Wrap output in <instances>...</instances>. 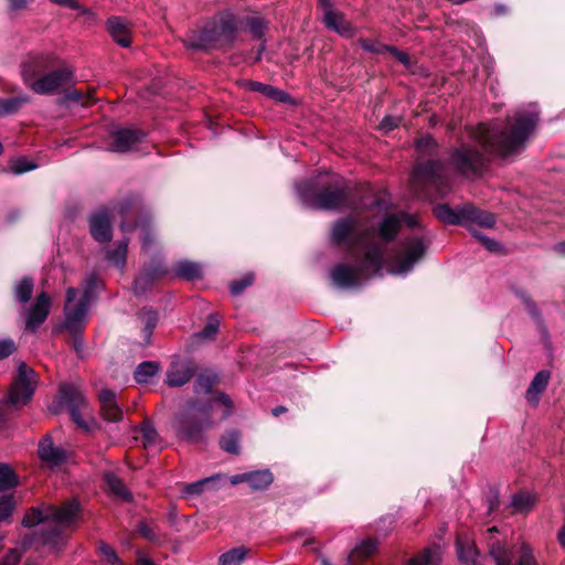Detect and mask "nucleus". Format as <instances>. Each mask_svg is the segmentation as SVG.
Masks as SVG:
<instances>
[{"instance_id": "obj_6", "label": "nucleus", "mask_w": 565, "mask_h": 565, "mask_svg": "<svg viewBox=\"0 0 565 565\" xmlns=\"http://www.w3.org/2000/svg\"><path fill=\"white\" fill-rule=\"evenodd\" d=\"M236 35L235 17L230 12H223L207 22L198 34L190 36L185 43L196 50L220 49L233 44Z\"/></svg>"}, {"instance_id": "obj_29", "label": "nucleus", "mask_w": 565, "mask_h": 565, "mask_svg": "<svg viewBox=\"0 0 565 565\" xmlns=\"http://www.w3.org/2000/svg\"><path fill=\"white\" fill-rule=\"evenodd\" d=\"M245 86L250 92H259L263 95L278 102H286L289 98L284 90L278 89L271 85L263 84L260 82L248 81Z\"/></svg>"}, {"instance_id": "obj_23", "label": "nucleus", "mask_w": 565, "mask_h": 565, "mask_svg": "<svg viewBox=\"0 0 565 565\" xmlns=\"http://www.w3.org/2000/svg\"><path fill=\"white\" fill-rule=\"evenodd\" d=\"M323 22L328 29L337 32L343 38H352L354 35L353 26L341 13L335 11L326 12L323 15Z\"/></svg>"}, {"instance_id": "obj_30", "label": "nucleus", "mask_w": 565, "mask_h": 565, "mask_svg": "<svg viewBox=\"0 0 565 565\" xmlns=\"http://www.w3.org/2000/svg\"><path fill=\"white\" fill-rule=\"evenodd\" d=\"M273 480V473L268 469L247 472V483L253 490H265Z\"/></svg>"}, {"instance_id": "obj_11", "label": "nucleus", "mask_w": 565, "mask_h": 565, "mask_svg": "<svg viewBox=\"0 0 565 565\" xmlns=\"http://www.w3.org/2000/svg\"><path fill=\"white\" fill-rule=\"evenodd\" d=\"M435 216L446 224H476L483 227H492L495 224L493 214L476 209L471 204H465L452 210L447 204H438L434 207Z\"/></svg>"}, {"instance_id": "obj_39", "label": "nucleus", "mask_w": 565, "mask_h": 565, "mask_svg": "<svg viewBox=\"0 0 565 565\" xmlns=\"http://www.w3.org/2000/svg\"><path fill=\"white\" fill-rule=\"evenodd\" d=\"M18 477L6 463H0V491L12 489L18 486Z\"/></svg>"}, {"instance_id": "obj_33", "label": "nucleus", "mask_w": 565, "mask_h": 565, "mask_svg": "<svg viewBox=\"0 0 565 565\" xmlns=\"http://www.w3.org/2000/svg\"><path fill=\"white\" fill-rule=\"evenodd\" d=\"M28 95H21L9 98H0V117L15 114L23 105L28 104Z\"/></svg>"}, {"instance_id": "obj_25", "label": "nucleus", "mask_w": 565, "mask_h": 565, "mask_svg": "<svg viewBox=\"0 0 565 565\" xmlns=\"http://www.w3.org/2000/svg\"><path fill=\"white\" fill-rule=\"evenodd\" d=\"M456 548L458 558L466 565H481L478 563V551L477 547L469 537L458 536L456 541Z\"/></svg>"}, {"instance_id": "obj_26", "label": "nucleus", "mask_w": 565, "mask_h": 565, "mask_svg": "<svg viewBox=\"0 0 565 565\" xmlns=\"http://www.w3.org/2000/svg\"><path fill=\"white\" fill-rule=\"evenodd\" d=\"M443 561V550L439 545L433 544L424 548L415 557L411 558L407 565H440Z\"/></svg>"}, {"instance_id": "obj_61", "label": "nucleus", "mask_w": 565, "mask_h": 565, "mask_svg": "<svg viewBox=\"0 0 565 565\" xmlns=\"http://www.w3.org/2000/svg\"><path fill=\"white\" fill-rule=\"evenodd\" d=\"M231 484L236 486L243 482L247 483V472L244 473H237L231 477L230 479Z\"/></svg>"}, {"instance_id": "obj_55", "label": "nucleus", "mask_w": 565, "mask_h": 565, "mask_svg": "<svg viewBox=\"0 0 565 565\" xmlns=\"http://www.w3.org/2000/svg\"><path fill=\"white\" fill-rule=\"evenodd\" d=\"M35 168H38V164H35L31 161H28L25 159H18V160L13 161V163L11 166V171L14 174H21V173L34 170Z\"/></svg>"}, {"instance_id": "obj_9", "label": "nucleus", "mask_w": 565, "mask_h": 565, "mask_svg": "<svg viewBox=\"0 0 565 565\" xmlns=\"http://www.w3.org/2000/svg\"><path fill=\"white\" fill-rule=\"evenodd\" d=\"M498 532V527L492 526L487 530L486 536L489 555L495 565H539L533 547L524 541L518 546V561L513 564V552L504 540L494 536V533Z\"/></svg>"}, {"instance_id": "obj_56", "label": "nucleus", "mask_w": 565, "mask_h": 565, "mask_svg": "<svg viewBox=\"0 0 565 565\" xmlns=\"http://www.w3.org/2000/svg\"><path fill=\"white\" fill-rule=\"evenodd\" d=\"M158 362H143V384H147L159 372Z\"/></svg>"}, {"instance_id": "obj_15", "label": "nucleus", "mask_w": 565, "mask_h": 565, "mask_svg": "<svg viewBox=\"0 0 565 565\" xmlns=\"http://www.w3.org/2000/svg\"><path fill=\"white\" fill-rule=\"evenodd\" d=\"M51 309V298L46 292H41L34 303L24 309L25 329L35 332L46 320Z\"/></svg>"}, {"instance_id": "obj_57", "label": "nucleus", "mask_w": 565, "mask_h": 565, "mask_svg": "<svg viewBox=\"0 0 565 565\" xmlns=\"http://www.w3.org/2000/svg\"><path fill=\"white\" fill-rule=\"evenodd\" d=\"M17 347L13 340L11 339H1L0 340V360L8 358L15 351Z\"/></svg>"}, {"instance_id": "obj_45", "label": "nucleus", "mask_w": 565, "mask_h": 565, "mask_svg": "<svg viewBox=\"0 0 565 565\" xmlns=\"http://www.w3.org/2000/svg\"><path fill=\"white\" fill-rule=\"evenodd\" d=\"M214 384L215 375L210 373H203L196 377L194 390L196 393H209Z\"/></svg>"}, {"instance_id": "obj_21", "label": "nucleus", "mask_w": 565, "mask_h": 565, "mask_svg": "<svg viewBox=\"0 0 565 565\" xmlns=\"http://www.w3.org/2000/svg\"><path fill=\"white\" fill-rule=\"evenodd\" d=\"M225 476L221 473L213 475L207 478L200 479L198 481L183 484L180 492L185 499H194L200 497L206 490H217V482L224 479Z\"/></svg>"}, {"instance_id": "obj_58", "label": "nucleus", "mask_w": 565, "mask_h": 565, "mask_svg": "<svg viewBox=\"0 0 565 565\" xmlns=\"http://www.w3.org/2000/svg\"><path fill=\"white\" fill-rule=\"evenodd\" d=\"M401 122V118L396 116H385L381 124L380 128L386 132L393 130L394 128L398 127Z\"/></svg>"}, {"instance_id": "obj_59", "label": "nucleus", "mask_w": 565, "mask_h": 565, "mask_svg": "<svg viewBox=\"0 0 565 565\" xmlns=\"http://www.w3.org/2000/svg\"><path fill=\"white\" fill-rule=\"evenodd\" d=\"M21 559V553L13 548L10 550L0 561V565H18Z\"/></svg>"}, {"instance_id": "obj_36", "label": "nucleus", "mask_w": 565, "mask_h": 565, "mask_svg": "<svg viewBox=\"0 0 565 565\" xmlns=\"http://www.w3.org/2000/svg\"><path fill=\"white\" fill-rule=\"evenodd\" d=\"M536 503V497L530 492H519L512 497L511 505L515 512H529Z\"/></svg>"}, {"instance_id": "obj_4", "label": "nucleus", "mask_w": 565, "mask_h": 565, "mask_svg": "<svg viewBox=\"0 0 565 565\" xmlns=\"http://www.w3.org/2000/svg\"><path fill=\"white\" fill-rule=\"evenodd\" d=\"M326 188L315 195H310L311 184L302 182L297 184V192L302 201L309 207L319 210H340L344 206H350L354 210H379L380 212H387L388 203L384 198H374L370 203H360L359 205H350V192L344 185V182L339 177H332L330 181L326 182Z\"/></svg>"}, {"instance_id": "obj_47", "label": "nucleus", "mask_w": 565, "mask_h": 565, "mask_svg": "<svg viewBox=\"0 0 565 565\" xmlns=\"http://www.w3.org/2000/svg\"><path fill=\"white\" fill-rule=\"evenodd\" d=\"M15 507L13 495L4 494L0 497V522L8 520Z\"/></svg>"}, {"instance_id": "obj_2", "label": "nucleus", "mask_w": 565, "mask_h": 565, "mask_svg": "<svg viewBox=\"0 0 565 565\" xmlns=\"http://www.w3.org/2000/svg\"><path fill=\"white\" fill-rule=\"evenodd\" d=\"M537 121L535 110H518L503 128L479 124L470 132L475 145L462 143L456 148L450 154V163L461 175H480L489 153L507 157L521 151Z\"/></svg>"}, {"instance_id": "obj_19", "label": "nucleus", "mask_w": 565, "mask_h": 565, "mask_svg": "<svg viewBox=\"0 0 565 565\" xmlns=\"http://www.w3.org/2000/svg\"><path fill=\"white\" fill-rule=\"evenodd\" d=\"M90 234L98 243H108L111 239L110 213L106 209L94 212L89 217Z\"/></svg>"}, {"instance_id": "obj_34", "label": "nucleus", "mask_w": 565, "mask_h": 565, "mask_svg": "<svg viewBox=\"0 0 565 565\" xmlns=\"http://www.w3.org/2000/svg\"><path fill=\"white\" fill-rule=\"evenodd\" d=\"M248 552L249 548L245 546L234 547L220 555L218 565H242Z\"/></svg>"}, {"instance_id": "obj_54", "label": "nucleus", "mask_w": 565, "mask_h": 565, "mask_svg": "<svg viewBox=\"0 0 565 565\" xmlns=\"http://www.w3.org/2000/svg\"><path fill=\"white\" fill-rule=\"evenodd\" d=\"M49 1L52 3L58 4L61 7L76 10L83 15L92 14V11L88 8L81 6L76 0H49Z\"/></svg>"}, {"instance_id": "obj_41", "label": "nucleus", "mask_w": 565, "mask_h": 565, "mask_svg": "<svg viewBox=\"0 0 565 565\" xmlns=\"http://www.w3.org/2000/svg\"><path fill=\"white\" fill-rule=\"evenodd\" d=\"M157 237L154 228L148 218L143 216V256L148 254L150 250L154 252L153 247L156 245Z\"/></svg>"}, {"instance_id": "obj_32", "label": "nucleus", "mask_w": 565, "mask_h": 565, "mask_svg": "<svg viewBox=\"0 0 565 565\" xmlns=\"http://www.w3.org/2000/svg\"><path fill=\"white\" fill-rule=\"evenodd\" d=\"M174 274L177 277L194 280L201 277V266L190 260H180L175 264Z\"/></svg>"}, {"instance_id": "obj_14", "label": "nucleus", "mask_w": 565, "mask_h": 565, "mask_svg": "<svg viewBox=\"0 0 565 565\" xmlns=\"http://www.w3.org/2000/svg\"><path fill=\"white\" fill-rule=\"evenodd\" d=\"M71 83H73V71L64 66L42 75L30 84V88L36 94L49 95Z\"/></svg>"}, {"instance_id": "obj_31", "label": "nucleus", "mask_w": 565, "mask_h": 565, "mask_svg": "<svg viewBox=\"0 0 565 565\" xmlns=\"http://www.w3.org/2000/svg\"><path fill=\"white\" fill-rule=\"evenodd\" d=\"M376 550V542L366 540L361 542L348 556L347 565H354L356 562H362L374 553Z\"/></svg>"}, {"instance_id": "obj_48", "label": "nucleus", "mask_w": 565, "mask_h": 565, "mask_svg": "<svg viewBox=\"0 0 565 565\" xmlns=\"http://www.w3.org/2000/svg\"><path fill=\"white\" fill-rule=\"evenodd\" d=\"M98 554L110 565L119 564L121 565L120 559L118 558L115 550L105 542H99L97 547Z\"/></svg>"}, {"instance_id": "obj_17", "label": "nucleus", "mask_w": 565, "mask_h": 565, "mask_svg": "<svg viewBox=\"0 0 565 565\" xmlns=\"http://www.w3.org/2000/svg\"><path fill=\"white\" fill-rule=\"evenodd\" d=\"M54 62L55 57L49 53L30 56L21 66L23 82L30 87V84L41 77V73L54 65Z\"/></svg>"}, {"instance_id": "obj_50", "label": "nucleus", "mask_w": 565, "mask_h": 565, "mask_svg": "<svg viewBox=\"0 0 565 565\" xmlns=\"http://www.w3.org/2000/svg\"><path fill=\"white\" fill-rule=\"evenodd\" d=\"M360 46L371 53L382 54L386 52L388 45L371 39H359Z\"/></svg>"}, {"instance_id": "obj_44", "label": "nucleus", "mask_w": 565, "mask_h": 565, "mask_svg": "<svg viewBox=\"0 0 565 565\" xmlns=\"http://www.w3.org/2000/svg\"><path fill=\"white\" fill-rule=\"evenodd\" d=\"M127 246V242H120L114 250L107 253L108 260L118 267H122L126 262Z\"/></svg>"}, {"instance_id": "obj_24", "label": "nucleus", "mask_w": 565, "mask_h": 565, "mask_svg": "<svg viewBox=\"0 0 565 565\" xmlns=\"http://www.w3.org/2000/svg\"><path fill=\"white\" fill-rule=\"evenodd\" d=\"M107 30L113 40L122 47H128L131 43L130 32L122 19L111 17L107 21Z\"/></svg>"}, {"instance_id": "obj_64", "label": "nucleus", "mask_w": 565, "mask_h": 565, "mask_svg": "<svg viewBox=\"0 0 565 565\" xmlns=\"http://www.w3.org/2000/svg\"><path fill=\"white\" fill-rule=\"evenodd\" d=\"M557 540H558L561 546L565 548V523L563 524V526L558 531Z\"/></svg>"}, {"instance_id": "obj_7", "label": "nucleus", "mask_w": 565, "mask_h": 565, "mask_svg": "<svg viewBox=\"0 0 565 565\" xmlns=\"http://www.w3.org/2000/svg\"><path fill=\"white\" fill-rule=\"evenodd\" d=\"M414 191L423 192L430 196V191L435 195L444 198L450 192V177L447 166L438 160H429L426 163H419L414 168L411 177Z\"/></svg>"}, {"instance_id": "obj_1", "label": "nucleus", "mask_w": 565, "mask_h": 565, "mask_svg": "<svg viewBox=\"0 0 565 565\" xmlns=\"http://www.w3.org/2000/svg\"><path fill=\"white\" fill-rule=\"evenodd\" d=\"M403 223L409 227L417 226L416 218L406 213L385 215L376 228H362L358 216L337 221L331 231L332 242L344 244L355 263L335 265L330 271L332 284L342 289L355 288L371 275H380L386 245L394 241Z\"/></svg>"}, {"instance_id": "obj_37", "label": "nucleus", "mask_w": 565, "mask_h": 565, "mask_svg": "<svg viewBox=\"0 0 565 565\" xmlns=\"http://www.w3.org/2000/svg\"><path fill=\"white\" fill-rule=\"evenodd\" d=\"M33 292V279L31 277H23L14 285V298L18 302L26 303Z\"/></svg>"}, {"instance_id": "obj_49", "label": "nucleus", "mask_w": 565, "mask_h": 565, "mask_svg": "<svg viewBox=\"0 0 565 565\" xmlns=\"http://www.w3.org/2000/svg\"><path fill=\"white\" fill-rule=\"evenodd\" d=\"M218 319L215 316H210L206 326L196 333L199 339H212L218 330Z\"/></svg>"}, {"instance_id": "obj_35", "label": "nucleus", "mask_w": 565, "mask_h": 565, "mask_svg": "<svg viewBox=\"0 0 565 565\" xmlns=\"http://www.w3.org/2000/svg\"><path fill=\"white\" fill-rule=\"evenodd\" d=\"M159 322V315L153 309H146L143 307V347L151 344L152 331Z\"/></svg>"}, {"instance_id": "obj_63", "label": "nucleus", "mask_w": 565, "mask_h": 565, "mask_svg": "<svg viewBox=\"0 0 565 565\" xmlns=\"http://www.w3.org/2000/svg\"><path fill=\"white\" fill-rule=\"evenodd\" d=\"M218 401L227 407V411L224 414V416L226 417L231 413L232 402H231L230 397L224 394H221L218 396Z\"/></svg>"}, {"instance_id": "obj_5", "label": "nucleus", "mask_w": 565, "mask_h": 565, "mask_svg": "<svg viewBox=\"0 0 565 565\" xmlns=\"http://www.w3.org/2000/svg\"><path fill=\"white\" fill-rule=\"evenodd\" d=\"M98 280L94 275L88 276L83 285V290L70 287L66 290L64 305V328L73 335V348L81 354L84 349V341L79 337L85 329L89 305L94 298Z\"/></svg>"}, {"instance_id": "obj_52", "label": "nucleus", "mask_w": 565, "mask_h": 565, "mask_svg": "<svg viewBox=\"0 0 565 565\" xmlns=\"http://www.w3.org/2000/svg\"><path fill=\"white\" fill-rule=\"evenodd\" d=\"M156 440V429L148 419L143 418V449L147 448L148 446L154 445Z\"/></svg>"}, {"instance_id": "obj_12", "label": "nucleus", "mask_w": 565, "mask_h": 565, "mask_svg": "<svg viewBox=\"0 0 565 565\" xmlns=\"http://www.w3.org/2000/svg\"><path fill=\"white\" fill-rule=\"evenodd\" d=\"M61 397L67 406L75 425L85 433L92 431L96 423L90 415L84 393L75 385L64 384L61 387Z\"/></svg>"}, {"instance_id": "obj_22", "label": "nucleus", "mask_w": 565, "mask_h": 565, "mask_svg": "<svg viewBox=\"0 0 565 565\" xmlns=\"http://www.w3.org/2000/svg\"><path fill=\"white\" fill-rule=\"evenodd\" d=\"M98 399L105 419L109 422H118L121 418L122 412L117 404L114 391L108 388L102 390L98 394Z\"/></svg>"}, {"instance_id": "obj_10", "label": "nucleus", "mask_w": 565, "mask_h": 565, "mask_svg": "<svg viewBox=\"0 0 565 565\" xmlns=\"http://www.w3.org/2000/svg\"><path fill=\"white\" fill-rule=\"evenodd\" d=\"M428 243L422 236H409L404 238L395 255L392 256L388 271L393 275H406L413 270L425 255Z\"/></svg>"}, {"instance_id": "obj_60", "label": "nucleus", "mask_w": 565, "mask_h": 565, "mask_svg": "<svg viewBox=\"0 0 565 565\" xmlns=\"http://www.w3.org/2000/svg\"><path fill=\"white\" fill-rule=\"evenodd\" d=\"M386 52H390L398 62H401L405 65L408 64V62H409L408 55L405 52H402L394 46L388 45L386 49Z\"/></svg>"}, {"instance_id": "obj_38", "label": "nucleus", "mask_w": 565, "mask_h": 565, "mask_svg": "<svg viewBox=\"0 0 565 565\" xmlns=\"http://www.w3.org/2000/svg\"><path fill=\"white\" fill-rule=\"evenodd\" d=\"M166 273L167 269L164 268L161 258L156 254L153 264L149 268H143V284L152 282Z\"/></svg>"}, {"instance_id": "obj_53", "label": "nucleus", "mask_w": 565, "mask_h": 565, "mask_svg": "<svg viewBox=\"0 0 565 565\" xmlns=\"http://www.w3.org/2000/svg\"><path fill=\"white\" fill-rule=\"evenodd\" d=\"M417 149L422 154H430L437 149V143L431 136H425L417 141Z\"/></svg>"}, {"instance_id": "obj_16", "label": "nucleus", "mask_w": 565, "mask_h": 565, "mask_svg": "<svg viewBox=\"0 0 565 565\" xmlns=\"http://www.w3.org/2000/svg\"><path fill=\"white\" fill-rule=\"evenodd\" d=\"M110 141L105 149L111 152L131 151L139 142V131L131 128H116L109 135Z\"/></svg>"}, {"instance_id": "obj_18", "label": "nucleus", "mask_w": 565, "mask_h": 565, "mask_svg": "<svg viewBox=\"0 0 565 565\" xmlns=\"http://www.w3.org/2000/svg\"><path fill=\"white\" fill-rule=\"evenodd\" d=\"M195 373V365L190 360H175L171 363L166 383L171 387H180L186 384Z\"/></svg>"}, {"instance_id": "obj_40", "label": "nucleus", "mask_w": 565, "mask_h": 565, "mask_svg": "<svg viewBox=\"0 0 565 565\" xmlns=\"http://www.w3.org/2000/svg\"><path fill=\"white\" fill-rule=\"evenodd\" d=\"M221 448L228 452L236 455L239 451V434L235 430L226 433L220 440Z\"/></svg>"}, {"instance_id": "obj_42", "label": "nucleus", "mask_w": 565, "mask_h": 565, "mask_svg": "<svg viewBox=\"0 0 565 565\" xmlns=\"http://www.w3.org/2000/svg\"><path fill=\"white\" fill-rule=\"evenodd\" d=\"M246 30L256 39H262L267 28V23L263 18L250 17L245 21Z\"/></svg>"}, {"instance_id": "obj_43", "label": "nucleus", "mask_w": 565, "mask_h": 565, "mask_svg": "<svg viewBox=\"0 0 565 565\" xmlns=\"http://www.w3.org/2000/svg\"><path fill=\"white\" fill-rule=\"evenodd\" d=\"M476 224L469 225L472 236L489 252H499L501 246L494 239L483 235L480 230L475 227Z\"/></svg>"}, {"instance_id": "obj_20", "label": "nucleus", "mask_w": 565, "mask_h": 565, "mask_svg": "<svg viewBox=\"0 0 565 565\" xmlns=\"http://www.w3.org/2000/svg\"><path fill=\"white\" fill-rule=\"evenodd\" d=\"M38 455L40 460L50 468L58 467L67 459L66 450L55 446L49 435L40 441Z\"/></svg>"}, {"instance_id": "obj_62", "label": "nucleus", "mask_w": 565, "mask_h": 565, "mask_svg": "<svg viewBox=\"0 0 565 565\" xmlns=\"http://www.w3.org/2000/svg\"><path fill=\"white\" fill-rule=\"evenodd\" d=\"M525 303H526V308H527L529 312L531 313V316L535 319H539L540 312H539L536 306L534 305V302H532L531 300H526Z\"/></svg>"}, {"instance_id": "obj_3", "label": "nucleus", "mask_w": 565, "mask_h": 565, "mask_svg": "<svg viewBox=\"0 0 565 565\" xmlns=\"http://www.w3.org/2000/svg\"><path fill=\"white\" fill-rule=\"evenodd\" d=\"M81 504L76 499L65 501L61 505L42 504L33 508L23 518L25 527L41 525L38 541L50 550L58 551L67 540L66 530L75 529L81 518Z\"/></svg>"}, {"instance_id": "obj_51", "label": "nucleus", "mask_w": 565, "mask_h": 565, "mask_svg": "<svg viewBox=\"0 0 565 565\" xmlns=\"http://www.w3.org/2000/svg\"><path fill=\"white\" fill-rule=\"evenodd\" d=\"M253 282H254V274H252V273L246 274L241 279L232 281V284L230 286L232 295L238 296L239 294L243 292V290L246 287L250 286Z\"/></svg>"}, {"instance_id": "obj_13", "label": "nucleus", "mask_w": 565, "mask_h": 565, "mask_svg": "<svg viewBox=\"0 0 565 565\" xmlns=\"http://www.w3.org/2000/svg\"><path fill=\"white\" fill-rule=\"evenodd\" d=\"M35 383L36 375L34 371L25 363H20L17 377L9 391L8 402L15 407L26 404L34 393Z\"/></svg>"}, {"instance_id": "obj_28", "label": "nucleus", "mask_w": 565, "mask_h": 565, "mask_svg": "<svg viewBox=\"0 0 565 565\" xmlns=\"http://www.w3.org/2000/svg\"><path fill=\"white\" fill-rule=\"evenodd\" d=\"M550 381V372L548 371H540L533 381L531 382L530 387L526 391V399L530 403L536 404L539 402V395L545 390Z\"/></svg>"}, {"instance_id": "obj_46", "label": "nucleus", "mask_w": 565, "mask_h": 565, "mask_svg": "<svg viewBox=\"0 0 565 565\" xmlns=\"http://www.w3.org/2000/svg\"><path fill=\"white\" fill-rule=\"evenodd\" d=\"M143 540H147L154 545H160L166 540V537L163 533L157 529V526L143 522Z\"/></svg>"}, {"instance_id": "obj_27", "label": "nucleus", "mask_w": 565, "mask_h": 565, "mask_svg": "<svg viewBox=\"0 0 565 565\" xmlns=\"http://www.w3.org/2000/svg\"><path fill=\"white\" fill-rule=\"evenodd\" d=\"M107 489L110 493H113L116 498L121 501L129 502L131 501V493L125 486V483L113 472H106L104 476Z\"/></svg>"}, {"instance_id": "obj_8", "label": "nucleus", "mask_w": 565, "mask_h": 565, "mask_svg": "<svg viewBox=\"0 0 565 565\" xmlns=\"http://www.w3.org/2000/svg\"><path fill=\"white\" fill-rule=\"evenodd\" d=\"M212 405L189 404L179 416L175 429L178 436L189 443H200L204 439V431L210 429L212 423Z\"/></svg>"}]
</instances>
